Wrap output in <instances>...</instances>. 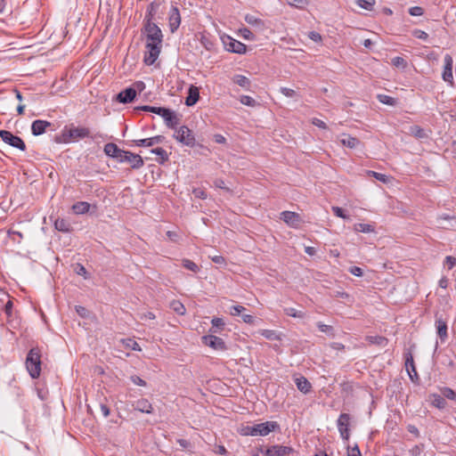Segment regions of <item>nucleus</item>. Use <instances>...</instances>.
Returning a JSON list of instances; mask_svg holds the SVG:
<instances>
[{"label": "nucleus", "instance_id": "nucleus-1", "mask_svg": "<svg viewBox=\"0 0 456 456\" xmlns=\"http://www.w3.org/2000/svg\"><path fill=\"white\" fill-rule=\"evenodd\" d=\"M144 31L147 37V52L144 55V62L147 65H152L160 53L163 35L161 29L153 21L145 22Z\"/></svg>", "mask_w": 456, "mask_h": 456}, {"label": "nucleus", "instance_id": "nucleus-2", "mask_svg": "<svg viewBox=\"0 0 456 456\" xmlns=\"http://www.w3.org/2000/svg\"><path fill=\"white\" fill-rule=\"evenodd\" d=\"M85 138H93L91 130L86 126H76L74 124L63 127L60 135L55 137L57 143H69Z\"/></svg>", "mask_w": 456, "mask_h": 456}, {"label": "nucleus", "instance_id": "nucleus-3", "mask_svg": "<svg viewBox=\"0 0 456 456\" xmlns=\"http://www.w3.org/2000/svg\"><path fill=\"white\" fill-rule=\"evenodd\" d=\"M280 426L276 421H265L259 424L255 425H246L242 426L240 433L242 436H265L269 433L279 429Z\"/></svg>", "mask_w": 456, "mask_h": 456}, {"label": "nucleus", "instance_id": "nucleus-4", "mask_svg": "<svg viewBox=\"0 0 456 456\" xmlns=\"http://www.w3.org/2000/svg\"><path fill=\"white\" fill-rule=\"evenodd\" d=\"M41 351L38 347L29 350L26 358V368L32 379H37L41 373Z\"/></svg>", "mask_w": 456, "mask_h": 456}, {"label": "nucleus", "instance_id": "nucleus-5", "mask_svg": "<svg viewBox=\"0 0 456 456\" xmlns=\"http://www.w3.org/2000/svg\"><path fill=\"white\" fill-rule=\"evenodd\" d=\"M174 137L180 143L188 147H194L196 145V139L193 132L186 126H182L179 128H175Z\"/></svg>", "mask_w": 456, "mask_h": 456}, {"label": "nucleus", "instance_id": "nucleus-6", "mask_svg": "<svg viewBox=\"0 0 456 456\" xmlns=\"http://www.w3.org/2000/svg\"><path fill=\"white\" fill-rule=\"evenodd\" d=\"M118 161L130 163L131 167L133 169H139L144 164V162L140 155L127 151H124V150L122 151L121 154L119 155V159Z\"/></svg>", "mask_w": 456, "mask_h": 456}, {"label": "nucleus", "instance_id": "nucleus-7", "mask_svg": "<svg viewBox=\"0 0 456 456\" xmlns=\"http://www.w3.org/2000/svg\"><path fill=\"white\" fill-rule=\"evenodd\" d=\"M1 139L6 144L18 149L21 151H26V144L24 141L18 135L13 134L10 131H5V133H1Z\"/></svg>", "mask_w": 456, "mask_h": 456}, {"label": "nucleus", "instance_id": "nucleus-8", "mask_svg": "<svg viewBox=\"0 0 456 456\" xmlns=\"http://www.w3.org/2000/svg\"><path fill=\"white\" fill-rule=\"evenodd\" d=\"M281 220H282L288 226L297 229L303 223L301 216L293 211H282L280 215Z\"/></svg>", "mask_w": 456, "mask_h": 456}, {"label": "nucleus", "instance_id": "nucleus-9", "mask_svg": "<svg viewBox=\"0 0 456 456\" xmlns=\"http://www.w3.org/2000/svg\"><path fill=\"white\" fill-rule=\"evenodd\" d=\"M350 415L348 413H341L337 420V426L340 436L343 440L349 439V425H350Z\"/></svg>", "mask_w": 456, "mask_h": 456}, {"label": "nucleus", "instance_id": "nucleus-10", "mask_svg": "<svg viewBox=\"0 0 456 456\" xmlns=\"http://www.w3.org/2000/svg\"><path fill=\"white\" fill-rule=\"evenodd\" d=\"M223 42L225 49L231 53L242 54L245 53L247 51L246 45L231 37H226V38H223Z\"/></svg>", "mask_w": 456, "mask_h": 456}, {"label": "nucleus", "instance_id": "nucleus-11", "mask_svg": "<svg viewBox=\"0 0 456 456\" xmlns=\"http://www.w3.org/2000/svg\"><path fill=\"white\" fill-rule=\"evenodd\" d=\"M203 343L215 349V350H226V346L223 338L214 336V335H206L202 337Z\"/></svg>", "mask_w": 456, "mask_h": 456}, {"label": "nucleus", "instance_id": "nucleus-12", "mask_svg": "<svg viewBox=\"0 0 456 456\" xmlns=\"http://www.w3.org/2000/svg\"><path fill=\"white\" fill-rule=\"evenodd\" d=\"M291 452H294L292 447L277 444L268 447L263 453L265 456H284Z\"/></svg>", "mask_w": 456, "mask_h": 456}, {"label": "nucleus", "instance_id": "nucleus-13", "mask_svg": "<svg viewBox=\"0 0 456 456\" xmlns=\"http://www.w3.org/2000/svg\"><path fill=\"white\" fill-rule=\"evenodd\" d=\"M168 24L171 33H175L181 24V15L176 6H172L168 15Z\"/></svg>", "mask_w": 456, "mask_h": 456}, {"label": "nucleus", "instance_id": "nucleus-14", "mask_svg": "<svg viewBox=\"0 0 456 456\" xmlns=\"http://www.w3.org/2000/svg\"><path fill=\"white\" fill-rule=\"evenodd\" d=\"M136 97V91H135V88L134 87H127L124 90H122L121 92H119L117 95H116V100L117 102H120V103H130L132 102Z\"/></svg>", "mask_w": 456, "mask_h": 456}, {"label": "nucleus", "instance_id": "nucleus-15", "mask_svg": "<svg viewBox=\"0 0 456 456\" xmlns=\"http://www.w3.org/2000/svg\"><path fill=\"white\" fill-rule=\"evenodd\" d=\"M444 67L442 74L443 79L445 82L450 83V85H453V76H452V57L449 54L444 56Z\"/></svg>", "mask_w": 456, "mask_h": 456}, {"label": "nucleus", "instance_id": "nucleus-16", "mask_svg": "<svg viewBox=\"0 0 456 456\" xmlns=\"http://www.w3.org/2000/svg\"><path fill=\"white\" fill-rule=\"evenodd\" d=\"M163 118L165 124L167 127L175 129L179 124V118L175 112L170 109L166 108L165 111L160 116Z\"/></svg>", "mask_w": 456, "mask_h": 456}, {"label": "nucleus", "instance_id": "nucleus-17", "mask_svg": "<svg viewBox=\"0 0 456 456\" xmlns=\"http://www.w3.org/2000/svg\"><path fill=\"white\" fill-rule=\"evenodd\" d=\"M52 126L51 122L43 120V119H36L31 124V133L35 136H38L45 133L46 129Z\"/></svg>", "mask_w": 456, "mask_h": 456}, {"label": "nucleus", "instance_id": "nucleus-18", "mask_svg": "<svg viewBox=\"0 0 456 456\" xmlns=\"http://www.w3.org/2000/svg\"><path fill=\"white\" fill-rule=\"evenodd\" d=\"M165 140V136L163 135H156L151 138L140 139L134 141L136 146L139 147H151L155 144L162 143Z\"/></svg>", "mask_w": 456, "mask_h": 456}, {"label": "nucleus", "instance_id": "nucleus-19", "mask_svg": "<svg viewBox=\"0 0 456 456\" xmlns=\"http://www.w3.org/2000/svg\"><path fill=\"white\" fill-rule=\"evenodd\" d=\"M133 407L134 410L139 411L143 413H151L153 407L151 403L144 398H141L137 401H135L133 403Z\"/></svg>", "mask_w": 456, "mask_h": 456}, {"label": "nucleus", "instance_id": "nucleus-20", "mask_svg": "<svg viewBox=\"0 0 456 456\" xmlns=\"http://www.w3.org/2000/svg\"><path fill=\"white\" fill-rule=\"evenodd\" d=\"M103 151L108 157L117 159L118 160L119 155L123 150L119 149L118 145L113 142H108L104 145Z\"/></svg>", "mask_w": 456, "mask_h": 456}, {"label": "nucleus", "instance_id": "nucleus-21", "mask_svg": "<svg viewBox=\"0 0 456 456\" xmlns=\"http://www.w3.org/2000/svg\"><path fill=\"white\" fill-rule=\"evenodd\" d=\"M405 368L410 376V379L413 381L414 377L417 378L418 374L416 371L414 360H413L412 354L411 353H408L405 354Z\"/></svg>", "mask_w": 456, "mask_h": 456}, {"label": "nucleus", "instance_id": "nucleus-22", "mask_svg": "<svg viewBox=\"0 0 456 456\" xmlns=\"http://www.w3.org/2000/svg\"><path fill=\"white\" fill-rule=\"evenodd\" d=\"M199 99H200L199 88L194 86H191L188 90V96L185 99V104L189 107L193 106L194 104L197 103Z\"/></svg>", "mask_w": 456, "mask_h": 456}, {"label": "nucleus", "instance_id": "nucleus-23", "mask_svg": "<svg viewBox=\"0 0 456 456\" xmlns=\"http://www.w3.org/2000/svg\"><path fill=\"white\" fill-rule=\"evenodd\" d=\"M436 328L438 337L440 338L441 341L444 342L448 337L446 322L442 318H436Z\"/></svg>", "mask_w": 456, "mask_h": 456}, {"label": "nucleus", "instance_id": "nucleus-24", "mask_svg": "<svg viewBox=\"0 0 456 456\" xmlns=\"http://www.w3.org/2000/svg\"><path fill=\"white\" fill-rule=\"evenodd\" d=\"M297 389L303 394H308L311 391L312 385L308 379L303 376L295 379Z\"/></svg>", "mask_w": 456, "mask_h": 456}, {"label": "nucleus", "instance_id": "nucleus-25", "mask_svg": "<svg viewBox=\"0 0 456 456\" xmlns=\"http://www.w3.org/2000/svg\"><path fill=\"white\" fill-rule=\"evenodd\" d=\"M341 143L350 149H355L358 145L361 144V142L358 138L351 136L347 134H342V139L340 140Z\"/></svg>", "mask_w": 456, "mask_h": 456}, {"label": "nucleus", "instance_id": "nucleus-26", "mask_svg": "<svg viewBox=\"0 0 456 456\" xmlns=\"http://www.w3.org/2000/svg\"><path fill=\"white\" fill-rule=\"evenodd\" d=\"M244 19L248 24L257 28L259 30H263L265 28L264 20L255 15L246 14Z\"/></svg>", "mask_w": 456, "mask_h": 456}, {"label": "nucleus", "instance_id": "nucleus-27", "mask_svg": "<svg viewBox=\"0 0 456 456\" xmlns=\"http://www.w3.org/2000/svg\"><path fill=\"white\" fill-rule=\"evenodd\" d=\"M90 204L86 201H77L72 205V210L77 215H83L89 211Z\"/></svg>", "mask_w": 456, "mask_h": 456}, {"label": "nucleus", "instance_id": "nucleus-28", "mask_svg": "<svg viewBox=\"0 0 456 456\" xmlns=\"http://www.w3.org/2000/svg\"><path fill=\"white\" fill-rule=\"evenodd\" d=\"M54 228L59 232H69L71 231V224L63 218H57L54 221Z\"/></svg>", "mask_w": 456, "mask_h": 456}, {"label": "nucleus", "instance_id": "nucleus-29", "mask_svg": "<svg viewBox=\"0 0 456 456\" xmlns=\"http://www.w3.org/2000/svg\"><path fill=\"white\" fill-rule=\"evenodd\" d=\"M431 404L435 407H436L437 409H444L447 405V402L445 401L444 397L443 396V395H437V394H433L431 395Z\"/></svg>", "mask_w": 456, "mask_h": 456}, {"label": "nucleus", "instance_id": "nucleus-30", "mask_svg": "<svg viewBox=\"0 0 456 456\" xmlns=\"http://www.w3.org/2000/svg\"><path fill=\"white\" fill-rule=\"evenodd\" d=\"M159 7V4H158L156 2H151L148 5L147 12H146L145 18H144L145 22H152L154 15L158 12Z\"/></svg>", "mask_w": 456, "mask_h": 456}, {"label": "nucleus", "instance_id": "nucleus-31", "mask_svg": "<svg viewBox=\"0 0 456 456\" xmlns=\"http://www.w3.org/2000/svg\"><path fill=\"white\" fill-rule=\"evenodd\" d=\"M120 343L125 348L138 352L142 350L140 345L133 338H122L120 339Z\"/></svg>", "mask_w": 456, "mask_h": 456}, {"label": "nucleus", "instance_id": "nucleus-32", "mask_svg": "<svg viewBox=\"0 0 456 456\" xmlns=\"http://www.w3.org/2000/svg\"><path fill=\"white\" fill-rule=\"evenodd\" d=\"M366 339L369 343L382 347L386 346L388 344V339L383 336H368Z\"/></svg>", "mask_w": 456, "mask_h": 456}, {"label": "nucleus", "instance_id": "nucleus-33", "mask_svg": "<svg viewBox=\"0 0 456 456\" xmlns=\"http://www.w3.org/2000/svg\"><path fill=\"white\" fill-rule=\"evenodd\" d=\"M151 153L156 154L159 157V159H157L158 163L163 165L165 162L168 160L169 155L163 148H154L151 151Z\"/></svg>", "mask_w": 456, "mask_h": 456}, {"label": "nucleus", "instance_id": "nucleus-34", "mask_svg": "<svg viewBox=\"0 0 456 456\" xmlns=\"http://www.w3.org/2000/svg\"><path fill=\"white\" fill-rule=\"evenodd\" d=\"M170 308L179 315H184L186 313L185 306L179 300L171 301Z\"/></svg>", "mask_w": 456, "mask_h": 456}, {"label": "nucleus", "instance_id": "nucleus-35", "mask_svg": "<svg viewBox=\"0 0 456 456\" xmlns=\"http://www.w3.org/2000/svg\"><path fill=\"white\" fill-rule=\"evenodd\" d=\"M233 81L234 83H236L238 86L245 88V89H248L249 86H250V80L243 76V75H236L234 77H233Z\"/></svg>", "mask_w": 456, "mask_h": 456}, {"label": "nucleus", "instance_id": "nucleus-36", "mask_svg": "<svg viewBox=\"0 0 456 456\" xmlns=\"http://www.w3.org/2000/svg\"><path fill=\"white\" fill-rule=\"evenodd\" d=\"M200 41L201 45L206 50H208V51H213L214 50L215 43L213 42V40L209 37L202 34L201 37H200Z\"/></svg>", "mask_w": 456, "mask_h": 456}, {"label": "nucleus", "instance_id": "nucleus-37", "mask_svg": "<svg viewBox=\"0 0 456 456\" xmlns=\"http://www.w3.org/2000/svg\"><path fill=\"white\" fill-rule=\"evenodd\" d=\"M377 99L379 100V102L389 106H395L397 102V100L395 98L382 94H378Z\"/></svg>", "mask_w": 456, "mask_h": 456}, {"label": "nucleus", "instance_id": "nucleus-38", "mask_svg": "<svg viewBox=\"0 0 456 456\" xmlns=\"http://www.w3.org/2000/svg\"><path fill=\"white\" fill-rule=\"evenodd\" d=\"M354 231L357 232L369 233L374 232V227L370 224H354Z\"/></svg>", "mask_w": 456, "mask_h": 456}, {"label": "nucleus", "instance_id": "nucleus-39", "mask_svg": "<svg viewBox=\"0 0 456 456\" xmlns=\"http://www.w3.org/2000/svg\"><path fill=\"white\" fill-rule=\"evenodd\" d=\"M212 328L210 329V331L213 333H216L218 331V329H223L225 325L224 321L222 318L215 317L211 321Z\"/></svg>", "mask_w": 456, "mask_h": 456}, {"label": "nucleus", "instance_id": "nucleus-40", "mask_svg": "<svg viewBox=\"0 0 456 456\" xmlns=\"http://www.w3.org/2000/svg\"><path fill=\"white\" fill-rule=\"evenodd\" d=\"M317 327L321 332L326 333L330 337L335 336L334 328L332 326L319 322Z\"/></svg>", "mask_w": 456, "mask_h": 456}, {"label": "nucleus", "instance_id": "nucleus-41", "mask_svg": "<svg viewBox=\"0 0 456 456\" xmlns=\"http://www.w3.org/2000/svg\"><path fill=\"white\" fill-rule=\"evenodd\" d=\"M375 3V0H356L357 5L367 11H371Z\"/></svg>", "mask_w": 456, "mask_h": 456}, {"label": "nucleus", "instance_id": "nucleus-42", "mask_svg": "<svg viewBox=\"0 0 456 456\" xmlns=\"http://www.w3.org/2000/svg\"><path fill=\"white\" fill-rule=\"evenodd\" d=\"M284 313L291 317L294 318H304L305 316V314L302 311H297V309L293 307H287L284 309Z\"/></svg>", "mask_w": 456, "mask_h": 456}, {"label": "nucleus", "instance_id": "nucleus-43", "mask_svg": "<svg viewBox=\"0 0 456 456\" xmlns=\"http://www.w3.org/2000/svg\"><path fill=\"white\" fill-rule=\"evenodd\" d=\"M182 265L184 268H186L193 273H197L200 271L198 265L190 259H183Z\"/></svg>", "mask_w": 456, "mask_h": 456}, {"label": "nucleus", "instance_id": "nucleus-44", "mask_svg": "<svg viewBox=\"0 0 456 456\" xmlns=\"http://www.w3.org/2000/svg\"><path fill=\"white\" fill-rule=\"evenodd\" d=\"M410 131L417 138H424L426 136L425 130L419 126H411Z\"/></svg>", "mask_w": 456, "mask_h": 456}, {"label": "nucleus", "instance_id": "nucleus-45", "mask_svg": "<svg viewBox=\"0 0 456 456\" xmlns=\"http://www.w3.org/2000/svg\"><path fill=\"white\" fill-rule=\"evenodd\" d=\"M367 173H368L369 176H372L384 183H387L389 181V177L384 174L378 173L375 171H370V170L368 171Z\"/></svg>", "mask_w": 456, "mask_h": 456}, {"label": "nucleus", "instance_id": "nucleus-46", "mask_svg": "<svg viewBox=\"0 0 456 456\" xmlns=\"http://www.w3.org/2000/svg\"><path fill=\"white\" fill-rule=\"evenodd\" d=\"M441 394L443 395V396L445 398H448L450 400H456V393L454 390H452V388L450 387H443L441 389Z\"/></svg>", "mask_w": 456, "mask_h": 456}, {"label": "nucleus", "instance_id": "nucleus-47", "mask_svg": "<svg viewBox=\"0 0 456 456\" xmlns=\"http://www.w3.org/2000/svg\"><path fill=\"white\" fill-rule=\"evenodd\" d=\"M240 102L243 104V105H246V106H249V107H255L257 105V102L256 101L252 98L251 96H248V95H242L240 99Z\"/></svg>", "mask_w": 456, "mask_h": 456}, {"label": "nucleus", "instance_id": "nucleus-48", "mask_svg": "<svg viewBox=\"0 0 456 456\" xmlns=\"http://www.w3.org/2000/svg\"><path fill=\"white\" fill-rule=\"evenodd\" d=\"M240 36L247 40H255V35L246 27L240 29Z\"/></svg>", "mask_w": 456, "mask_h": 456}, {"label": "nucleus", "instance_id": "nucleus-49", "mask_svg": "<svg viewBox=\"0 0 456 456\" xmlns=\"http://www.w3.org/2000/svg\"><path fill=\"white\" fill-rule=\"evenodd\" d=\"M392 64L397 68L405 69L407 67V61L400 56H396L392 59Z\"/></svg>", "mask_w": 456, "mask_h": 456}, {"label": "nucleus", "instance_id": "nucleus-50", "mask_svg": "<svg viewBox=\"0 0 456 456\" xmlns=\"http://www.w3.org/2000/svg\"><path fill=\"white\" fill-rule=\"evenodd\" d=\"M289 4L297 8H305L309 4V0H287Z\"/></svg>", "mask_w": 456, "mask_h": 456}, {"label": "nucleus", "instance_id": "nucleus-51", "mask_svg": "<svg viewBox=\"0 0 456 456\" xmlns=\"http://www.w3.org/2000/svg\"><path fill=\"white\" fill-rule=\"evenodd\" d=\"M423 449H424L423 444H417L410 450V455L411 456H420L421 453L423 452Z\"/></svg>", "mask_w": 456, "mask_h": 456}, {"label": "nucleus", "instance_id": "nucleus-52", "mask_svg": "<svg viewBox=\"0 0 456 456\" xmlns=\"http://www.w3.org/2000/svg\"><path fill=\"white\" fill-rule=\"evenodd\" d=\"M412 36L415 37L416 38L422 39V40H427L428 38V33H426L423 30L418 29V28H416L412 31Z\"/></svg>", "mask_w": 456, "mask_h": 456}, {"label": "nucleus", "instance_id": "nucleus-53", "mask_svg": "<svg viewBox=\"0 0 456 456\" xmlns=\"http://www.w3.org/2000/svg\"><path fill=\"white\" fill-rule=\"evenodd\" d=\"M280 92L286 97H295L297 95V92L289 87H281Z\"/></svg>", "mask_w": 456, "mask_h": 456}, {"label": "nucleus", "instance_id": "nucleus-54", "mask_svg": "<svg viewBox=\"0 0 456 456\" xmlns=\"http://www.w3.org/2000/svg\"><path fill=\"white\" fill-rule=\"evenodd\" d=\"M409 13L411 16H421L424 13V10L420 6H413L409 9Z\"/></svg>", "mask_w": 456, "mask_h": 456}, {"label": "nucleus", "instance_id": "nucleus-55", "mask_svg": "<svg viewBox=\"0 0 456 456\" xmlns=\"http://www.w3.org/2000/svg\"><path fill=\"white\" fill-rule=\"evenodd\" d=\"M332 212L334 213L335 216L341 217L343 219L348 218V216L345 214L344 209L339 207H332Z\"/></svg>", "mask_w": 456, "mask_h": 456}, {"label": "nucleus", "instance_id": "nucleus-56", "mask_svg": "<svg viewBox=\"0 0 456 456\" xmlns=\"http://www.w3.org/2000/svg\"><path fill=\"white\" fill-rule=\"evenodd\" d=\"M130 379L136 386L145 387L147 385L145 380H143L142 379L136 375L131 376Z\"/></svg>", "mask_w": 456, "mask_h": 456}, {"label": "nucleus", "instance_id": "nucleus-57", "mask_svg": "<svg viewBox=\"0 0 456 456\" xmlns=\"http://www.w3.org/2000/svg\"><path fill=\"white\" fill-rule=\"evenodd\" d=\"M76 312L82 318H86L89 315V311L82 305H77Z\"/></svg>", "mask_w": 456, "mask_h": 456}, {"label": "nucleus", "instance_id": "nucleus-58", "mask_svg": "<svg viewBox=\"0 0 456 456\" xmlns=\"http://www.w3.org/2000/svg\"><path fill=\"white\" fill-rule=\"evenodd\" d=\"M444 264L448 266V269H452L456 265V257L452 256H446Z\"/></svg>", "mask_w": 456, "mask_h": 456}, {"label": "nucleus", "instance_id": "nucleus-59", "mask_svg": "<svg viewBox=\"0 0 456 456\" xmlns=\"http://www.w3.org/2000/svg\"><path fill=\"white\" fill-rule=\"evenodd\" d=\"M245 310H246V308L242 305H233L231 307V314L232 315H240Z\"/></svg>", "mask_w": 456, "mask_h": 456}, {"label": "nucleus", "instance_id": "nucleus-60", "mask_svg": "<svg viewBox=\"0 0 456 456\" xmlns=\"http://www.w3.org/2000/svg\"><path fill=\"white\" fill-rule=\"evenodd\" d=\"M312 124L319 128H322V129H327V125L324 121L317 118H314L312 119Z\"/></svg>", "mask_w": 456, "mask_h": 456}, {"label": "nucleus", "instance_id": "nucleus-61", "mask_svg": "<svg viewBox=\"0 0 456 456\" xmlns=\"http://www.w3.org/2000/svg\"><path fill=\"white\" fill-rule=\"evenodd\" d=\"M308 37L316 43H319L322 41V36L320 35V33H318L316 31H310L308 34Z\"/></svg>", "mask_w": 456, "mask_h": 456}, {"label": "nucleus", "instance_id": "nucleus-62", "mask_svg": "<svg viewBox=\"0 0 456 456\" xmlns=\"http://www.w3.org/2000/svg\"><path fill=\"white\" fill-rule=\"evenodd\" d=\"M349 272L350 273L357 277H361L363 274L362 268L358 266H351Z\"/></svg>", "mask_w": 456, "mask_h": 456}, {"label": "nucleus", "instance_id": "nucleus-63", "mask_svg": "<svg viewBox=\"0 0 456 456\" xmlns=\"http://www.w3.org/2000/svg\"><path fill=\"white\" fill-rule=\"evenodd\" d=\"M167 236L168 237V239L171 240V241H174V242H176L179 239V235L175 231H168L167 232Z\"/></svg>", "mask_w": 456, "mask_h": 456}, {"label": "nucleus", "instance_id": "nucleus-64", "mask_svg": "<svg viewBox=\"0 0 456 456\" xmlns=\"http://www.w3.org/2000/svg\"><path fill=\"white\" fill-rule=\"evenodd\" d=\"M347 456H362L358 445H355L350 451H348Z\"/></svg>", "mask_w": 456, "mask_h": 456}]
</instances>
